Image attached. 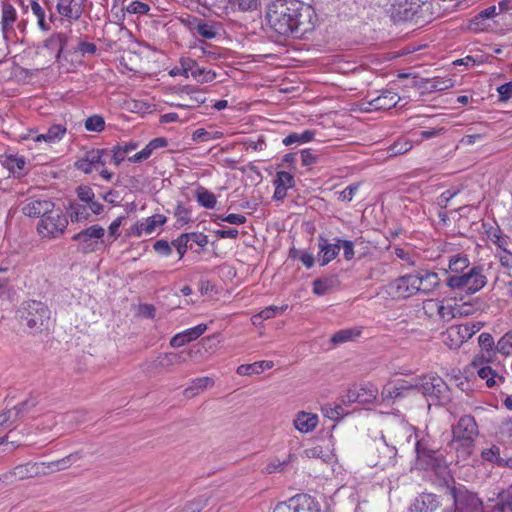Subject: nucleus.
Here are the masks:
<instances>
[{"mask_svg": "<svg viewBox=\"0 0 512 512\" xmlns=\"http://www.w3.org/2000/svg\"><path fill=\"white\" fill-rule=\"evenodd\" d=\"M4 164L13 174H21L26 167V159L16 154L6 155Z\"/></svg>", "mask_w": 512, "mask_h": 512, "instance_id": "41", "label": "nucleus"}, {"mask_svg": "<svg viewBox=\"0 0 512 512\" xmlns=\"http://www.w3.org/2000/svg\"><path fill=\"white\" fill-rule=\"evenodd\" d=\"M453 498L456 512H484L482 501L472 492L459 491Z\"/></svg>", "mask_w": 512, "mask_h": 512, "instance_id": "19", "label": "nucleus"}, {"mask_svg": "<svg viewBox=\"0 0 512 512\" xmlns=\"http://www.w3.org/2000/svg\"><path fill=\"white\" fill-rule=\"evenodd\" d=\"M294 458L295 456L293 454H288L287 458L284 460L273 459L266 465L264 472L266 474L282 472Z\"/></svg>", "mask_w": 512, "mask_h": 512, "instance_id": "45", "label": "nucleus"}, {"mask_svg": "<svg viewBox=\"0 0 512 512\" xmlns=\"http://www.w3.org/2000/svg\"><path fill=\"white\" fill-rule=\"evenodd\" d=\"M274 363L272 361H256L251 364H242L237 367L236 373L240 376H252L259 375L263 371L273 368Z\"/></svg>", "mask_w": 512, "mask_h": 512, "instance_id": "31", "label": "nucleus"}, {"mask_svg": "<svg viewBox=\"0 0 512 512\" xmlns=\"http://www.w3.org/2000/svg\"><path fill=\"white\" fill-rule=\"evenodd\" d=\"M105 235V229L100 225H91L85 230L75 234L72 239L78 242L84 251H95L98 240H101Z\"/></svg>", "mask_w": 512, "mask_h": 512, "instance_id": "16", "label": "nucleus"}, {"mask_svg": "<svg viewBox=\"0 0 512 512\" xmlns=\"http://www.w3.org/2000/svg\"><path fill=\"white\" fill-rule=\"evenodd\" d=\"M259 4V0H228L227 9H230L233 12L255 11L258 9Z\"/></svg>", "mask_w": 512, "mask_h": 512, "instance_id": "40", "label": "nucleus"}, {"mask_svg": "<svg viewBox=\"0 0 512 512\" xmlns=\"http://www.w3.org/2000/svg\"><path fill=\"white\" fill-rule=\"evenodd\" d=\"M415 388L423 394L430 404L439 405L448 399V386L444 380L434 374H426L413 378Z\"/></svg>", "mask_w": 512, "mask_h": 512, "instance_id": "6", "label": "nucleus"}, {"mask_svg": "<svg viewBox=\"0 0 512 512\" xmlns=\"http://www.w3.org/2000/svg\"><path fill=\"white\" fill-rule=\"evenodd\" d=\"M400 101L399 95L390 90L385 89L376 97H372L367 101V111L389 110L397 105Z\"/></svg>", "mask_w": 512, "mask_h": 512, "instance_id": "20", "label": "nucleus"}, {"mask_svg": "<svg viewBox=\"0 0 512 512\" xmlns=\"http://www.w3.org/2000/svg\"><path fill=\"white\" fill-rule=\"evenodd\" d=\"M96 52L97 47L94 43L80 40L77 46L71 49L70 55L85 57L87 55H94Z\"/></svg>", "mask_w": 512, "mask_h": 512, "instance_id": "52", "label": "nucleus"}, {"mask_svg": "<svg viewBox=\"0 0 512 512\" xmlns=\"http://www.w3.org/2000/svg\"><path fill=\"white\" fill-rule=\"evenodd\" d=\"M138 147L137 143L117 144L111 150V161L119 166L126 158L127 154Z\"/></svg>", "mask_w": 512, "mask_h": 512, "instance_id": "35", "label": "nucleus"}, {"mask_svg": "<svg viewBox=\"0 0 512 512\" xmlns=\"http://www.w3.org/2000/svg\"><path fill=\"white\" fill-rule=\"evenodd\" d=\"M18 259L17 256L8 252H0V274L9 275L10 277H18L17 272Z\"/></svg>", "mask_w": 512, "mask_h": 512, "instance_id": "32", "label": "nucleus"}, {"mask_svg": "<svg viewBox=\"0 0 512 512\" xmlns=\"http://www.w3.org/2000/svg\"><path fill=\"white\" fill-rule=\"evenodd\" d=\"M21 323L25 325L31 333L42 332L49 328L51 312L42 302L29 300L22 303L18 310Z\"/></svg>", "mask_w": 512, "mask_h": 512, "instance_id": "4", "label": "nucleus"}, {"mask_svg": "<svg viewBox=\"0 0 512 512\" xmlns=\"http://www.w3.org/2000/svg\"><path fill=\"white\" fill-rule=\"evenodd\" d=\"M68 225L66 215L60 209H51L37 225V231L44 238H57L64 233Z\"/></svg>", "mask_w": 512, "mask_h": 512, "instance_id": "8", "label": "nucleus"}, {"mask_svg": "<svg viewBox=\"0 0 512 512\" xmlns=\"http://www.w3.org/2000/svg\"><path fill=\"white\" fill-rule=\"evenodd\" d=\"M487 284V277L482 266H473L465 273L451 275L446 279V285L452 290H463L472 295L479 292Z\"/></svg>", "mask_w": 512, "mask_h": 512, "instance_id": "5", "label": "nucleus"}, {"mask_svg": "<svg viewBox=\"0 0 512 512\" xmlns=\"http://www.w3.org/2000/svg\"><path fill=\"white\" fill-rule=\"evenodd\" d=\"M470 266V260L465 254H455L449 257L448 269L452 275L465 273Z\"/></svg>", "mask_w": 512, "mask_h": 512, "instance_id": "33", "label": "nucleus"}, {"mask_svg": "<svg viewBox=\"0 0 512 512\" xmlns=\"http://www.w3.org/2000/svg\"><path fill=\"white\" fill-rule=\"evenodd\" d=\"M315 132L311 130H305L302 133H291L283 139L285 146H291L293 144H304L314 139Z\"/></svg>", "mask_w": 512, "mask_h": 512, "instance_id": "42", "label": "nucleus"}, {"mask_svg": "<svg viewBox=\"0 0 512 512\" xmlns=\"http://www.w3.org/2000/svg\"><path fill=\"white\" fill-rule=\"evenodd\" d=\"M318 247L317 259L321 266L329 264L340 252V245L337 242V238H334V242L330 243L326 237L320 235L318 237Z\"/></svg>", "mask_w": 512, "mask_h": 512, "instance_id": "22", "label": "nucleus"}, {"mask_svg": "<svg viewBox=\"0 0 512 512\" xmlns=\"http://www.w3.org/2000/svg\"><path fill=\"white\" fill-rule=\"evenodd\" d=\"M483 226L485 228L487 240L490 243L494 244L498 250H503L509 247L510 239L508 236L503 234L502 230L498 225L487 226L486 224H484Z\"/></svg>", "mask_w": 512, "mask_h": 512, "instance_id": "28", "label": "nucleus"}, {"mask_svg": "<svg viewBox=\"0 0 512 512\" xmlns=\"http://www.w3.org/2000/svg\"><path fill=\"white\" fill-rule=\"evenodd\" d=\"M440 505L438 496L433 493H422L415 498L410 506L411 512H433Z\"/></svg>", "mask_w": 512, "mask_h": 512, "instance_id": "26", "label": "nucleus"}, {"mask_svg": "<svg viewBox=\"0 0 512 512\" xmlns=\"http://www.w3.org/2000/svg\"><path fill=\"white\" fill-rule=\"evenodd\" d=\"M496 349L499 353L503 355L512 354V332L506 333L496 345Z\"/></svg>", "mask_w": 512, "mask_h": 512, "instance_id": "59", "label": "nucleus"}, {"mask_svg": "<svg viewBox=\"0 0 512 512\" xmlns=\"http://www.w3.org/2000/svg\"><path fill=\"white\" fill-rule=\"evenodd\" d=\"M30 8L33 15L37 19V25L41 31H49L50 23L56 20V15L51 12L49 15V19H46L45 9L40 5V3L36 0H30Z\"/></svg>", "mask_w": 512, "mask_h": 512, "instance_id": "29", "label": "nucleus"}, {"mask_svg": "<svg viewBox=\"0 0 512 512\" xmlns=\"http://www.w3.org/2000/svg\"><path fill=\"white\" fill-rule=\"evenodd\" d=\"M395 444L397 443L395 442L393 434H382V436L375 441L377 460L371 462V465L379 467L380 469H386L394 466L397 457V448Z\"/></svg>", "mask_w": 512, "mask_h": 512, "instance_id": "9", "label": "nucleus"}, {"mask_svg": "<svg viewBox=\"0 0 512 512\" xmlns=\"http://www.w3.org/2000/svg\"><path fill=\"white\" fill-rule=\"evenodd\" d=\"M55 2L56 12L61 19L69 23L78 21L84 12V0H44L45 5L51 10Z\"/></svg>", "mask_w": 512, "mask_h": 512, "instance_id": "12", "label": "nucleus"}, {"mask_svg": "<svg viewBox=\"0 0 512 512\" xmlns=\"http://www.w3.org/2000/svg\"><path fill=\"white\" fill-rule=\"evenodd\" d=\"M491 512H512V485L498 493L497 502Z\"/></svg>", "mask_w": 512, "mask_h": 512, "instance_id": "34", "label": "nucleus"}, {"mask_svg": "<svg viewBox=\"0 0 512 512\" xmlns=\"http://www.w3.org/2000/svg\"><path fill=\"white\" fill-rule=\"evenodd\" d=\"M318 422L319 418L317 414L305 411L298 412L293 420L295 429L300 433L313 431L317 427Z\"/></svg>", "mask_w": 512, "mask_h": 512, "instance_id": "27", "label": "nucleus"}, {"mask_svg": "<svg viewBox=\"0 0 512 512\" xmlns=\"http://www.w3.org/2000/svg\"><path fill=\"white\" fill-rule=\"evenodd\" d=\"M187 94L189 96V103L175 104L176 107L192 108V107L198 106L200 104H203L206 101L205 93L198 89H189L187 91Z\"/></svg>", "mask_w": 512, "mask_h": 512, "instance_id": "49", "label": "nucleus"}, {"mask_svg": "<svg viewBox=\"0 0 512 512\" xmlns=\"http://www.w3.org/2000/svg\"><path fill=\"white\" fill-rule=\"evenodd\" d=\"M417 293L430 294L440 285V278L436 272L430 270H417Z\"/></svg>", "mask_w": 512, "mask_h": 512, "instance_id": "23", "label": "nucleus"}, {"mask_svg": "<svg viewBox=\"0 0 512 512\" xmlns=\"http://www.w3.org/2000/svg\"><path fill=\"white\" fill-rule=\"evenodd\" d=\"M54 206V203L48 199L29 198L21 210L25 216L42 219Z\"/></svg>", "mask_w": 512, "mask_h": 512, "instance_id": "21", "label": "nucleus"}, {"mask_svg": "<svg viewBox=\"0 0 512 512\" xmlns=\"http://www.w3.org/2000/svg\"><path fill=\"white\" fill-rule=\"evenodd\" d=\"M223 136H224V133L219 130L198 128L192 134V141L197 142V143L209 142V141L221 139V138H223Z\"/></svg>", "mask_w": 512, "mask_h": 512, "instance_id": "38", "label": "nucleus"}, {"mask_svg": "<svg viewBox=\"0 0 512 512\" xmlns=\"http://www.w3.org/2000/svg\"><path fill=\"white\" fill-rule=\"evenodd\" d=\"M206 330H207V325L204 323H201L195 327L181 331V332L175 334L170 339V346L173 348L182 347L185 344L198 339L201 335H203L206 332Z\"/></svg>", "mask_w": 512, "mask_h": 512, "instance_id": "24", "label": "nucleus"}, {"mask_svg": "<svg viewBox=\"0 0 512 512\" xmlns=\"http://www.w3.org/2000/svg\"><path fill=\"white\" fill-rule=\"evenodd\" d=\"M88 212L85 206L80 204H74L70 207V218L74 222H79L87 219Z\"/></svg>", "mask_w": 512, "mask_h": 512, "instance_id": "61", "label": "nucleus"}, {"mask_svg": "<svg viewBox=\"0 0 512 512\" xmlns=\"http://www.w3.org/2000/svg\"><path fill=\"white\" fill-rule=\"evenodd\" d=\"M84 127L89 132L100 133L105 129V120L103 116L95 114L85 120Z\"/></svg>", "mask_w": 512, "mask_h": 512, "instance_id": "50", "label": "nucleus"}, {"mask_svg": "<svg viewBox=\"0 0 512 512\" xmlns=\"http://www.w3.org/2000/svg\"><path fill=\"white\" fill-rule=\"evenodd\" d=\"M361 335L359 327L345 328L335 332L331 337L334 345H340L349 341H353Z\"/></svg>", "mask_w": 512, "mask_h": 512, "instance_id": "36", "label": "nucleus"}, {"mask_svg": "<svg viewBox=\"0 0 512 512\" xmlns=\"http://www.w3.org/2000/svg\"><path fill=\"white\" fill-rule=\"evenodd\" d=\"M67 134V127L65 124L53 123L45 132L39 133L38 130L30 129L26 135L22 137L23 140H31L35 143H44L47 146H52L60 143Z\"/></svg>", "mask_w": 512, "mask_h": 512, "instance_id": "11", "label": "nucleus"}, {"mask_svg": "<svg viewBox=\"0 0 512 512\" xmlns=\"http://www.w3.org/2000/svg\"><path fill=\"white\" fill-rule=\"evenodd\" d=\"M45 463H27L16 466L11 472L4 474L0 480L12 483L15 480H23L45 473Z\"/></svg>", "mask_w": 512, "mask_h": 512, "instance_id": "17", "label": "nucleus"}, {"mask_svg": "<svg viewBox=\"0 0 512 512\" xmlns=\"http://www.w3.org/2000/svg\"><path fill=\"white\" fill-rule=\"evenodd\" d=\"M189 237H194L193 235H187L185 233L181 234L177 239L172 241V245L176 248L179 259H182L185 253L187 252L189 246Z\"/></svg>", "mask_w": 512, "mask_h": 512, "instance_id": "58", "label": "nucleus"}, {"mask_svg": "<svg viewBox=\"0 0 512 512\" xmlns=\"http://www.w3.org/2000/svg\"><path fill=\"white\" fill-rule=\"evenodd\" d=\"M108 156L107 149H91L75 162V167L85 174L98 172L104 180L111 181L113 173L105 168Z\"/></svg>", "mask_w": 512, "mask_h": 512, "instance_id": "7", "label": "nucleus"}, {"mask_svg": "<svg viewBox=\"0 0 512 512\" xmlns=\"http://www.w3.org/2000/svg\"><path fill=\"white\" fill-rule=\"evenodd\" d=\"M167 221V217L163 214H154L150 217L143 218L133 224L128 234L133 237H142L143 235L153 234L158 227L163 226Z\"/></svg>", "mask_w": 512, "mask_h": 512, "instance_id": "15", "label": "nucleus"}, {"mask_svg": "<svg viewBox=\"0 0 512 512\" xmlns=\"http://www.w3.org/2000/svg\"><path fill=\"white\" fill-rule=\"evenodd\" d=\"M269 26L279 35L302 37L317 25L314 8L299 0H275L267 9Z\"/></svg>", "mask_w": 512, "mask_h": 512, "instance_id": "1", "label": "nucleus"}, {"mask_svg": "<svg viewBox=\"0 0 512 512\" xmlns=\"http://www.w3.org/2000/svg\"><path fill=\"white\" fill-rule=\"evenodd\" d=\"M439 303V299H426L422 305L424 314L427 315L429 318L436 319L439 309Z\"/></svg>", "mask_w": 512, "mask_h": 512, "instance_id": "60", "label": "nucleus"}, {"mask_svg": "<svg viewBox=\"0 0 512 512\" xmlns=\"http://www.w3.org/2000/svg\"><path fill=\"white\" fill-rule=\"evenodd\" d=\"M451 327L447 329V331L443 334V342L445 345H447L450 349H457L459 348L465 341L462 339L461 334L458 335V337H454L450 334Z\"/></svg>", "mask_w": 512, "mask_h": 512, "instance_id": "62", "label": "nucleus"}, {"mask_svg": "<svg viewBox=\"0 0 512 512\" xmlns=\"http://www.w3.org/2000/svg\"><path fill=\"white\" fill-rule=\"evenodd\" d=\"M414 380L398 379L387 383L381 392L383 401H391L406 396L410 391L414 390Z\"/></svg>", "mask_w": 512, "mask_h": 512, "instance_id": "18", "label": "nucleus"}, {"mask_svg": "<svg viewBox=\"0 0 512 512\" xmlns=\"http://www.w3.org/2000/svg\"><path fill=\"white\" fill-rule=\"evenodd\" d=\"M411 148H412V144L410 141H407V140L398 141V142L394 143L389 148V154L391 156L404 154V153L408 152Z\"/></svg>", "mask_w": 512, "mask_h": 512, "instance_id": "64", "label": "nucleus"}, {"mask_svg": "<svg viewBox=\"0 0 512 512\" xmlns=\"http://www.w3.org/2000/svg\"><path fill=\"white\" fill-rule=\"evenodd\" d=\"M81 458V455L79 452L71 453L70 455L58 460L54 461L48 464L47 468L52 469L53 471H60L67 469L70 467L74 462L78 461Z\"/></svg>", "mask_w": 512, "mask_h": 512, "instance_id": "46", "label": "nucleus"}, {"mask_svg": "<svg viewBox=\"0 0 512 512\" xmlns=\"http://www.w3.org/2000/svg\"><path fill=\"white\" fill-rule=\"evenodd\" d=\"M189 29L193 34H197L205 39H213L219 33L217 24L195 17L189 22Z\"/></svg>", "mask_w": 512, "mask_h": 512, "instance_id": "25", "label": "nucleus"}, {"mask_svg": "<svg viewBox=\"0 0 512 512\" xmlns=\"http://www.w3.org/2000/svg\"><path fill=\"white\" fill-rule=\"evenodd\" d=\"M478 375L481 379H484L486 381L487 386L492 387L496 384V373L495 371L489 367L484 366L479 369Z\"/></svg>", "mask_w": 512, "mask_h": 512, "instance_id": "63", "label": "nucleus"}, {"mask_svg": "<svg viewBox=\"0 0 512 512\" xmlns=\"http://www.w3.org/2000/svg\"><path fill=\"white\" fill-rule=\"evenodd\" d=\"M483 327L482 322H466L459 325L451 326V332L450 334L454 337H458L459 334H461L462 339L466 342L470 338H472L473 335H475L480 329Z\"/></svg>", "mask_w": 512, "mask_h": 512, "instance_id": "30", "label": "nucleus"}, {"mask_svg": "<svg viewBox=\"0 0 512 512\" xmlns=\"http://www.w3.org/2000/svg\"><path fill=\"white\" fill-rule=\"evenodd\" d=\"M386 433L393 434L396 443H400L403 438L410 442L414 437L417 459L427 466L433 464L436 451L430 447V439L424 436L420 437L415 428L405 420L391 419L387 424Z\"/></svg>", "mask_w": 512, "mask_h": 512, "instance_id": "2", "label": "nucleus"}, {"mask_svg": "<svg viewBox=\"0 0 512 512\" xmlns=\"http://www.w3.org/2000/svg\"><path fill=\"white\" fill-rule=\"evenodd\" d=\"M481 457L483 460L496 464L501 467L503 458L500 456V448L496 445H492L488 448H485L481 452Z\"/></svg>", "mask_w": 512, "mask_h": 512, "instance_id": "51", "label": "nucleus"}, {"mask_svg": "<svg viewBox=\"0 0 512 512\" xmlns=\"http://www.w3.org/2000/svg\"><path fill=\"white\" fill-rule=\"evenodd\" d=\"M158 366L162 368H167L172 365L180 364L185 361L183 357V353H164L161 354L158 359Z\"/></svg>", "mask_w": 512, "mask_h": 512, "instance_id": "48", "label": "nucleus"}, {"mask_svg": "<svg viewBox=\"0 0 512 512\" xmlns=\"http://www.w3.org/2000/svg\"><path fill=\"white\" fill-rule=\"evenodd\" d=\"M273 512H321L320 503L308 494H297L279 502Z\"/></svg>", "mask_w": 512, "mask_h": 512, "instance_id": "10", "label": "nucleus"}, {"mask_svg": "<svg viewBox=\"0 0 512 512\" xmlns=\"http://www.w3.org/2000/svg\"><path fill=\"white\" fill-rule=\"evenodd\" d=\"M17 13L10 3L2 5L1 25L4 35L13 30V24L16 21Z\"/></svg>", "mask_w": 512, "mask_h": 512, "instance_id": "37", "label": "nucleus"}, {"mask_svg": "<svg viewBox=\"0 0 512 512\" xmlns=\"http://www.w3.org/2000/svg\"><path fill=\"white\" fill-rule=\"evenodd\" d=\"M274 186L291 189L295 185V180L293 175L287 171H278L276 173V177L273 180Z\"/></svg>", "mask_w": 512, "mask_h": 512, "instance_id": "53", "label": "nucleus"}, {"mask_svg": "<svg viewBox=\"0 0 512 512\" xmlns=\"http://www.w3.org/2000/svg\"><path fill=\"white\" fill-rule=\"evenodd\" d=\"M191 77L199 83H208L212 82L216 78V73L197 65L192 72Z\"/></svg>", "mask_w": 512, "mask_h": 512, "instance_id": "54", "label": "nucleus"}, {"mask_svg": "<svg viewBox=\"0 0 512 512\" xmlns=\"http://www.w3.org/2000/svg\"><path fill=\"white\" fill-rule=\"evenodd\" d=\"M333 288V280L330 278H320L313 282V293L322 296Z\"/></svg>", "mask_w": 512, "mask_h": 512, "instance_id": "55", "label": "nucleus"}, {"mask_svg": "<svg viewBox=\"0 0 512 512\" xmlns=\"http://www.w3.org/2000/svg\"><path fill=\"white\" fill-rule=\"evenodd\" d=\"M417 275L415 271L398 277L388 285V292L396 298H409L417 293Z\"/></svg>", "mask_w": 512, "mask_h": 512, "instance_id": "14", "label": "nucleus"}, {"mask_svg": "<svg viewBox=\"0 0 512 512\" xmlns=\"http://www.w3.org/2000/svg\"><path fill=\"white\" fill-rule=\"evenodd\" d=\"M214 385V380L210 377H199L191 382V385L184 391L186 396H194L200 391L210 388Z\"/></svg>", "mask_w": 512, "mask_h": 512, "instance_id": "39", "label": "nucleus"}, {"mask_svg": "<svg viewBox=\"0 0 512 512\" xmlns=\"http://www.w3.org/2000/svg\"><path fill=\"white\" fill-rule=\"evenodd\" d=\"M304 454L307 458L321 459L325 462L331 458L330 452L325 450L321 445L305 449Z\"/></svg>", "mask_w": 512, "mask_h": 512, "instance_id": "56", "label": "nucleus"}, {"mask_svg": "<svg viewBox=\"0 0 512 512\" xmlns=\"http://www.w3.org/2000/svg\"><path fill=\"white\" fill-rule=\"evenodd\" d=\"M478 426L470 415L462 416L457 424L452 426L451 447L456 450L458 457L466 459L472 454Z\"/></svg>", "mask_w": 512, "mask_h": 512, "instance_id": "3", "label": "nucleus"}, {"mask_svg": "<svg viewBox=\"0 0 512 512\" xmlns=\"http://www.w3.org/2000/svg\"><path fill=\"white\" fill-rule=\"evenodd\" d=\"M438 308L439 309L436 319L449 322L457 317V312H455V304L446 303L444 300H440Z\"/></svg>", "mask_w": 512, "mask_h": 512, "instance_id": "47", "label": "nucleus"}, {"mask_svg": "<svg viewBox=\"0 0 512 512\" xmlns=\"http://www.w3.org/2000/svg\"><path fill=\"white\" fill-rule=\"evenodd\" d=\"M288 308V305L283 306H268L261 310L258 314L252 317L253 324H257L258 321L268 320L275 317L277 314L284 313Z\"/></svg>", "mask_w": 512, "mask_h": 512, "instance_id": "43", "label": "nucleus"}, {"mask_svg": "<svg viewBox=\"0 0 512 512\" xmlns=\"http://www.w3.org/2000/svg\"><path fill=\"white\" fill-rule=\"evenodd\" d=\"M196 200L200 206L207 209H213L217 204L216 196L203 187L197 189Z\"/></svg>", "mask_w": 512, "mask_h": 512, "instance_id": "44", "label": "nucleus"}, {"mask_svg": "<svg viewBox=\"0 0 512 512\" xmlns=\"http://www.w3.org/2000/svg\"><path fill=\"white\" fill-rule=\"evenodd\" d=\"M68 40V34L54 32L44 41V47L55 54L56 62L60 66H64L71 54V49L67 48Z\"/></svg>", "mask_w": 512, "mask_h": 512, "instance_id": "13", "label": "nucleus"}, {"mask_svg": "<svg viewBox=\"0 0 512 512\" xmlns=\"http://www.w3.org/2000/svg\"><path fill=\"white\" fill-rule=\"evenodd\" d=\"M377 389L370 385L361 387L357 393V400L362 403H369L377 398Z\"/></svg>", "mask_w": 512, "mask_h": 512, "instance_id": "57", "label": "nucleus"}]
</instances>
